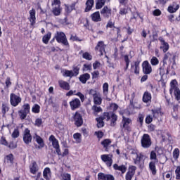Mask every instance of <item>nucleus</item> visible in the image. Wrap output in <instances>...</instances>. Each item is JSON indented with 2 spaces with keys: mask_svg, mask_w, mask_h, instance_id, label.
<instances>
[{
  "mask_svg": "<svg viewBox=\"0 0 180 180\" xmlns=\"http://www.w3.org/2000/svg\"><path fill=\"white\" fill-rule=\"evenodd\" d=\"M51 39V32H48L46 34H45L42 38V41L45 44H49V41Z\"/></svg>",
  "mask_w": 180,
  "mask_h": 180,
  "instance_id": "nucleus-36",
  "label": "nucleus"
},
{
  "mask_svg": "<svg viewBox=\"0 0 180 180\" xmlns=\"http://www.w3.org/2000/svg\"><path fill=\"white\" fill-rule=\"evenodd\" d=\"M101 13L104 16V18H109V16L112 15V10L105 6L101 10Z\"/></svg>",
  "mask_w": 180,
  "mask_h": 180,
  "instance_id": "nucleus-17",
  "label": "nucleus"
},
{
  "mask_svg": "<svg viewBox=\"0 0 180 180\" xmlns=\"http://www.w3.org/2000/svg\"><path fill=\"white\" fill-rule=\"evenodd\" d=\"M159 40L161 43L160 49H162L163 53H167V50H169V44L162 37H160Z\"/></svg>",
  "mask_w": 180,
  "mask_h": 180,
  "instance_id": "nucleus-13",
  "label": "nucleus"
},
{
  "mask_svg": "<svg viewBox=\"0 0 180 180\" xmlns=\"http://www.w3.org/2000/svg\"><path fill=\"white\" fill-rule=\"evenodd\" d=\"M9 110V107H8V105L3 103L1 107V112L3 114V116H5L6 114V112Z\"/></svg>",
  "mask_w": 180,
  "mask_h": 180,
  "instance_id": "nucleus-45",
  "label": "nucleus"
},
{
  "mask_svg": "<svg viewBox=\"0 0 180 180\" xmlns=\"http://www.w3.org/2000/svg\"><path fill=\"white\" fill-rule=\"evenodd\" d=\"M10 102L12 106H18L20 102H22V98L15 94H11L10 96Z\"/></svg>",
  "mask_w": 180,
  "mask_h": 180,
  "instance_id": "nucleus-6",
  "label": "nucleus"
},
{
  "mask_svg": "<svg viewBox=\"0 0 180 180\" xmlns=\"http://www.w3.org/2000/svg\"><path fill=\"white\" fill-rule=\"evenodd\" d=\"M144 155H143L141 153L137 154L136 155V158L134 159V164L136 165H140V162H141V160H143Z\"/></svg>",
  "mask_w": 180,
  "mask_h": 180,
  "instance_id": "nucleus-40",
  "label": "nucleus"
},
{
  "mask_svg": "<svg viewBox=\"0 0 180 180\" xmlns=\"http://www.w3.org/2000/svg\"><path fill=\"white\" fill-rule=\"evenodd\" d=\"M63 77H74V73L72 71L65 70L63 73Z\"/></svg>",
  "mask_w": 180,
  "mask_h": 180,
  "instance_id": "nucleus-53",
  "label": "nucleus"
},
{
  "mask_svg": "<svg viewBox=\"0 0 180 180\" xmlns=\"http://www.w3.org/2000/svg\"><path fill=\"white\" fill-rule=\"evenodd\" d=\"M75 124L77 127H81V125L84 124V120H82V115L79 112H76L74 116Z\"/></svg>",
  "mask_w": 180,
  "mask_h": 180,
  "instance_id": "nucleus-10",
  "label": "nucleus"
},
{
  "mask_svg": "<svg viewBox=\"0 0 180 180\" xmlns=\"http://www.w3.org/2000/svg\"><path fill=\"white\" fill-rule=\"evenodd\" d=\"M141 144L143 148H150L153 144L150 135L144 134L141 139Z\"/></svg>",
  "mask_w": 180,
  "mask_h": 180,
  "instance_id": "nucleus-2",
  "label": "nucleus"
},
{
  "mask_svg": "<svg viewBox=\"0 0 180 180\" xmlns=\"http://www.w3.org/2000/svg\"><path fill=\"white\" fill-rule=\"evenodd\" d=\"M16 147H18V145L13 142L10 143V144L8 145V148H10L11 150H15Z\"/></svg>",
  "mask_w": 180,
  "mask_h": 180,
  "instance_id": "nucleus-62",
  "label": "nucleus"
},
{
  "mask_svg": "<svg viewBox=\"0 0 180 180\" xmlns=\"http://www.w3.org/2000/svg\"><path fill=\"white\" fill-rule=\"evenodd\" d=\"M33 138L37 144H39L38 148H43V147H44V141H43V139H41L40 136L35 134Z\"/></svg>",
  "mask_w": 180,
  "mask_h": 180,
  "instance_id": "nucleus-15",
  "label": "nucleus"
},
{
  "mask_svg": "<svg viewBox=\"0 0 180 180\" xmlns=\"http://www.w3.org/2000/svg\"><path fill=\"white\" fill-rule=\"evenodd\" d=\"M70 105L72 110H75V109H78V108L81 106V101H79L78 98H75L70 102Z\"/></svg>",
  "mask_w": 180,
  "mask_h": 180,
  "instance_id": "nucleus-12",
  "label": "nucleus"
},
{
  "mask_svg": "<svg viewBox=\"0 0 180 180\" xmlns=\"http://www.w3.org/2000/svg\"><path fill=\"white\" fill-rule=\"evenodd\" d=\"M106 0H98L96 4V9H101L105 5Z\"/></svg>",
  "mask_w": 180,
  "mask_h": 180,
  "instance_id": "nucleus-41",
  "label": "nucleus"
},
{
  "mask_svg": "<svg viewBox=\"0 0 180 180\" xmlns=\"http://www.w3.org/2000/svg\"><path fill=\"white\" fill-rule=\"evenodd\" d=\"M176 58V54L167 52L164 56L163 61H167V60L169 59V63H173V65H175V64H176V62L175 60Z\"/></svg>",
  "mask_w": 180,
  "mask_h": 180,
  "instance_id": "nucleus-7",
  "label": "nucleus"
},
{
  "mask_svg": "<svg viewBox=\"0 0 180 180\" xmlns=\"http://www.w3.org/2000/svg\"><path fill=\"white\" fill-rule=\"evenodd\" d=\"M108 174H105L104 173L100 172L98 174V180H106V177Z\"/></svg>",
  "mask_w": 180,
  "mask_h": 180,
  "instance_id": "nucleus-51",
  "label": "nucleus"
},
{
  "mask_svg": "<svg viewBox=\"0 0 180 180\" xmlns=\"http://www.w3.org/2000/svg\"><path fill=\"white\" fill-rule=\"evenodd\" d=\"M91 78V75L89 73H85L84 75H80L79 79L82 84H86V81Z\"/></svg>",
  "mask_w": 180,
  "mask_h": 180,
  "instance_id": "nucleus-26",
  "label": "nucleus"
},
{
  "mask_svg": "<svg viewBox=\"0 0 180 180\" xmlns=\"http://www.w3.org/2000/svg\"><path fill=\"white\" fill-rule=\"evenodd\" d=\"M58 84H59L60 87L62 88V89H65V91H70V84H68V82H67L64 80H59Z\"/></svg>",
  "mask_w": 180,
  "mask_h": 180,
  "instance_id": "nucleus-20",
  "label": "nucleus"
},
{
  "mask_svg": "<svg viewBox=\"0 0 180 180\" xmlns=\"http://www.w3.org/2000/svg\"><path fill=\"white\" fill-rule=\"evenodd\" d=\"M152 113L155 119H158L160 116H162V115H164V113L161 112V109L160 108L152 110Z\"/></svg>",
  "mask_w": 180,
  "mask_h": 180,
  "instance_id": "nucleus-27",
  "label": "nucleus"
},
{
  "mask_svg": "<svg viewBox=\"0 0 180 180\" xmlns=\"http://www.w3.org/2000/svg\"><path fill=\"white\" fill-rule=\"evenodd\" d=\"M49 141H51V143H52V146H53V148H57L60 147V144L58 143V140H57V139H56V136H54V135H51L49 136Z\"/></svg>",
  "mask_w": 180,
  "mask_h": 180,
  "instance_id": "nucleus-19",
  "label": "nucleus"
},
{
  "mask_svg": "<svg viewBox=\"0 0 180 180\" xmlns=\"http://www.w3.org/2000/svg\"><path fill=\"white\" fill-rule=\"evenodd\" d=\"M62 176L63 180H71V174L68 173L63 174Z\"/></svg>",
  "mask_w": 180,
  "mask_h": 180,
  "instance_id": "nucleus-59",
  "label": "nucleus"
},
{
  "mask_svg": "<svg viewBox=\"0 0 180 180\" xmlns=\"http://www.w3.org/2000/svg\"><path fill=\"white\" fill-rule=\"evenodd\" d=\"M98 94L99 93H98V91H96V90L94 89H91L89 90V95H90V96H92L93 98L96 97Z\"/></svg>",
  "mask_w": 180,
  "mask_h": 180,
  "instance_id": "nucleus-50",
  "label": "nucleus"
},
{
  "mask_svg": "<svg viewBox=\"0 0 180 180\" xmlns=\"http://www.w3.org/2000/svg\"><path fill=\"white\" fill-rule=\"evenodd\" d=\"M96 120L97 122V127L98 129H101V127H103L105 126V122H103V118L99 117L96 118Z\"/></svg>",
  "mask_w": 180,
  "mask_h": 180,
  "instance_id": "nucleus-35",
  "label": "nucleus"
},
{
  "mask_svg": "<svg viewBox=\"0 0 180 180\" xmlns=\"http://www.w3.org/2000/svg\"><path fill=\"white\" fill-rule=\"evenodd\" d=\"M120 15H127V8H120Z\"/></svg>",
  "mask_w": 180,
  "mask_h": 180,
  "instance_id": "nucleus-63",
  "label": "nucleus"
},
{
  "mask_svg": "<svg viewBox=\"0 0 180 180\" xmlns=\"http://www.w3.org/2000/svg\"><path fill=\"white\" fill-rule=\"evenodd\" d=\"M176 179H180V166H178L175 170Z\"/></svg>",
  "mask_w": 180,
  "mask_h": 180,
  "instance_id": "nucleus-58",
  "label": "nucleus"
},
{
  "mask_svg": "<svg viewBox=\"0 0 180 180\" xmlns=\"http://www.w3.org/2000/svg\"><path fill=\"white\" fill-rule=\"evenodd\" d=\"M178 84V82H176V79L172 80L170 82V95H172V93L174 92L175 99L176 101H180V89L176 86V84Z\"/></svg>",
  "mask_w": 180,
  "mask_h": 180,
  "instance_id": "nucleus-1",
  "label": "nucleus"
},
{
  "mask_svg": "<svg viewBox=\"0 0 180 180\" xmlns=\"http://www.w3.org/2000/svg\"><path fill=\"white\" fill-rule=\"evenodd\" d=\"M111 124L110 126H116V122H117V115H116L115 113L112 112V114H111Z\"/></svg>",
  "mask_w": 180,
  "mask_h": 180,
  "instance_id": "nucleus-39",
  "label": "nucleus"
},
{
  "mask_svg": "<svg viewBox=\"0 0 180 180\" xmlns=\"http://www.w3.org/2000/svg\"><path fill=\"white\" fill-rule=\"evenodd\" d=\"M91 20L93 22H101V13L99 11H96L91 15Z\"/></svg>",
  "mask_w": 180,
  "mask_h": 180,
  "instance_id": "nucleus-18",
  "label": "nucleus"
},
{
  "mask_svg": "<svg viewBox=\"0 0 180 180\" xmlns=\"http://www.w3.org/2000/svg\"><path fill=\"white\" fill-rule=\"evenodd\" d=\"M6 159L7 162H10V164H13V155L12 154L8 155Z\"/></svg>",
  "mask_w": 180,
  "mask_h": 180,
  "instance_id": "nucleus-52",
  "label": "nucleus"
},
{
  "mask_svg": "<svg viewBox=\"0 0 180 180\" xmlns=\"http://www.w3.org/2000/svg\"><path fill=\"white\" fill-rule=\"evenodd\" d=\"M124 60L125 61L126 66L124 67V71H127V69L129 68V65L130 64V60L129 59V56L125 55L124 56Z\"/></svg>",
  "mask_w": 180,
  "mask_h": 180,
  "instance_id": "nucleus-42",
  "label": "nucleus"
},
{
  "mask_svg": "<svg viewBox=\"0 0 180 180\" xmlns=\"http://www.w3.org/2000/svg\"><path fill=\"white\" fill-rule=\"evenodd\" d=\"M101 158L108 168H110V167H112V164H113V155L110 154L101 155Z\"/></svg>",
  "mask_w": 180,
  "mask_h": 180,
  "instance_id": "nucleus-5",
  "label": "nucleus"
},
{
  "mask_svg": "<svg viewBox=\"0 0 180 180\" xmlns=\"http://www.w3.org/2000/svg\"><path fill=\"white\" fill-rule=\"evenodd\" d=\"M30 171L31 174L35 175V174L39 171V166L36 162H33L30 166Z\"/></svg>",
  "mask_w": 180,
  "mask_h": 180,
  "instance_id": "nucleus-22",
  "label": "nucleus"
},
{
  "mask_svg": "<svg viewBox=\"0 0 180 180\" xmlns=\"http://www.w3.org/2000/svg\"><path fill=\"white\" fill-rule=\"evenodd\" d=\"M142 68H143V74H146V75H148L149 74H151L153 72V68H151V65L147 61L145 60L142 63Z\"/></svg>",
  "mask_w": 180,
  "mask_h": 180,
  "instance_id": "nucleus-8",
  "label": "nucleus"
},
{
  "mask_svg": "<svg viewBox=\"0 0 180 180\" xmlns=\"http://www.w3.org/2000/svg\"><path fill=\"white\" fill-rule=\"evenodd\" d=\"M96 50H99L101 53V56L105 53V44H103V41H98L97 46L95 48Z\"/></svg>",
  "mask_w": 180,
  "mask_h": 180,
  "instance_id": "nucleus-25",
  "label": "nucleus"
},
{
  "mask_svg": "<svg viewBox=\"0 0 180 180\" xmlns=\"http://www.w3.org/2000/svg\"><path fill=\"white\" fill-rule=\"evenodd\" d=\"M86 6V7L84 9V12H89V11L92 9V6H94V0H87Z\"/></svg>",
  "mask_w": 180,
  "mask_h": 180,
  "instance_id": "nucleus-30",
  "label": "nucleus"
},
{
  "mask_svg": "<svg viewBox=\"0 0 180 180\" xmlns=\"http://www.w3.org/2000/svg\"><path fill=\"white\" fill-rule=\"evenodd\" d=\"M159 63H160V60H158V58H157V57L155 56L152 57L150 60V64L152 65H158Z\"/></svg>",
  "mask_w": 180,
  "mask_h": 180,
  "instance_id": "nucleus-47",
  "label": "nucleus"
},
{
  "mask_svg": "<svg viewBox=\"0 0 180 180\" xmlns=\"http://www.w3.org/2000/svg\"><path fill=\"white\" fill-rule=\"evenodd\" d=\"M151 93L145 91L142 98L143 102H144V103H148V102H151Z\"/></svg>",
  "mask_w": 180,
  "mask_h": 180,
  "instance_id": "nucleus-21",
  "label": "nucleus"
},
{
  "mask_svg": "<svg viewBox=\"0 0 180 180\" xmlns=\"http://www.w3.org/2000/svg\"><path fill=\"white\" fill-rule=\"evenodd\" d=\"M32 110L33 113H40V105L35 104L32 108Z\"/></svg>",
  "mask_w": 180,
  "mask_h": 180,
  "instance_id": "nucleus-48",
  "label": "nucleus"
},
{
  "mask_svg": "<svg viewBox=\"0 0 180 180\" xmlns=\"http://www.w3.org/2000/svg\"><path fill=\"white\" fill-rule=\"evenodd\" d=\"M173 158L178 160L179 158V149L175 148L173 151Z\"/></svg>",
  "mask_w": 180,
  "mask_h": 180,
  "instance_id": "nucleus-49",
  "label": "nucleus"
},
{
  "mask_svg": "<svg viewBox=\"0 0 180 180\" xmlns=\"http://www.w3.org/2000/svg\"><path fill=\"white\" fill-rule=\"evenodd\" d=\"M30 22H31V25L33 26L34 23H36V11L34 9H32L30 11Z\"/></svg>",
  "mask_w": 180,
  "mask_h": 180,
  "instance_id": "nucleus-23",
  "label": "nucleus"
},
{
  "mask_svg": "<svg viewBox=\"0 0 180 180\" xmlns=\"http://www.w3.org/2000/svg\"><path fill=\"white\" fill-rule=\"evenodd\" d=\"M111 143L112 141H110V139H105L101 142L102 146H103L104 148H105V151H108V147L110 146Z\"/></svg>",
  "mask_w": 180,
  "mask_h": 180,
  "instance_id": "nucleus-38",
  "label": "nucleus"
},
{
  "mask_svg": "<svg viewBox=\"0 0 180 180\" xmlns=\"http://www.w3.org/2000/svg\"><path fill=\"white\" fill-rule=\"evenodd\" d=\"M52 12L55 16H58L61 13L60 6H53Z\"/></svg>",
  "mask_w": 180,
  "mask_h": 180,
  "instance_id": "nucleus-37",
  "label": "nucleus"
},
{
  "mask_svg": "<svg viewBox=\"0 0 180 180\" xmlns=\"http://www.w3.org/2000/svg\"><path fill=\"white\" fill-rule=\"evenodd\" d=\"M91 110L93 111V114L94 115V116H98L99 112H102V108L98 107L94 105L91 107Z\"/></svg>",
  "mask_w": 180,
  "mask_h": 180,
  "instance_id": "nucleus-33",
  "label": "nucleus"
},
{
  "mask_svg": "<svg viewBox=\"0 0 180 180\" xmlns=\"http://www.w3.org/2000/svg\"><path fill=\"white\" fill-rule=\"evenodd\" d=\"M32 134H30V130L25 129L23 134V141L25 144H30L32 143Z\"/></svg>",
  "mask_w": 180,
  "mask_h": 180,
  "instance_id": "nucleus-9",
  "label": "nucleus"
},
{
  "mask_svg": "<svg viewBox=\"0 0 180 180\" xmlns=\"http://www.w3.org/2000/svg\"><path fill=\"white\" fill-rule=\"evenodd\" d=\"M103 92L104 95H108L109 92V84L104 83L103 85Z\"/></svg>",
  "mask_w": 180,
  "mask_h": 180,
  "instance_id": "nucleus-43",
  "label": "nucleus"
},
{
  "mask_svg": "<svg viewBox=\"0 0 180 180\" xmlns=\"http://www.w3.org/2000/svg\"><path fill=\"white\" fill-rule=\"evenodd\" d=\"M54 38L56 39L58 43H61L64 46H68V40H67V37L65 34L63 32H57L55 34Z\"/></svg>",
  "mask_w": 180,
  "mask_h": 180,
  "instance_id": "nucleus-3",
  "label": "nucleus"
},
{
  "mask_svg": "<svg viewBox=\"0 0 180 180\" xmlns=\"http://www.w3.org/2000/svg\"><path fill=\"white\" fill-rule=\"evenodd\" d=\"M51 171L50 170V169L49 167L45 168L43 172L44 178L46 180H49L50 178L49 177V175H51Z\"/></svg>",
  "mask_w": 180,
  "mask_h": 180,
  "instance_id": "nucleus-34",
  "label": "nucleus"
},
{
  "mask_svg": "<svg viewBox=\"0 0 180 180\" xmlns=\"http://www.w3.org/2000/svg\"><path fill=\"white\" fill-rule=\"evenodd\" d=\"M30 112V105L25 103L22 105V109L18 112V115L22 120L26 119L27 113Z\"/></svg>",
  "mask_w": 180,
  "mask_h": 180,
  "instance_id": "nucleus-4",
  "label": "nucleus"
},
{
  "mask_svg": "<svg viewBox=\"0 0 180 180\" xmlns=\"http://www.w3.org/2000/svg\"><path fill=\"white\" fill-rule=\"evenodd\" d=\"M149 169L151 171L153 175H155L157 174V169L155 167V162L151 161L149 163Z\"/></svg>",
  "mask_w": 180,
  "mask_h": 180,
  "instance_id": "nucleus-28",
  "label": "nucleus"
},
{
  "mask_svg": "<svg viewBox=\"0 0 180 180\" xmlns=\"http://www.w3.org/2000/svg\"><path fill=\"white\" fill-rule=\"evenodd\" d=\"M94 98V105H101L102 104V96H101V94H98Z\"/></svg>",
  "mask_w": 180,
  "mask_h": 180,
  "instance_id": "nucleus-31",
  "label": "nucleus"
},
{
  "mask_svg": "<svg viewBox=\"0 0 180 180\" xmlns=\"http://www.w3.org/2000/svg\"><path fill=\"white\" fill-rule=\"evenodd\" d=\"M112 168L115 171H120L122 172V174H124L126 172V171H127V167H126L124 165L119 166L117 164L115 163L113 165Z\"/></svg>",
  "mask_w": 180,
  "mask_h": 180,
  "instance_id": "nucleus-16",
  "label": "nucleus"
},
{
  "mask_svg": "<svg viewBox=\"0 0 180 180\" xmlns=\"http://www.w3.org/2000/svg\"><path fill=\"white\" fill-rule=\"evenodd\" d=\"M122 123L124 129H129V124L131 123V120H130V118L122 116Z\"/></svg>",
  "mask_w": 180,
  "mask_h": 180,
  "instance_id": "nucleus-29",
  "label": "nucleus"
},
{
  "mask_svg": "<svg viewBox=\"0 0 180 180\" xmlns=\"http://www.w3.org/2000/svg\"><path fill=\"white\" fill-rule=\"evenodd\" d=\"M160 67L158 69V72H159V75L161 77H162V75H164V74H165V65H167V61L162 60V62H160Z\"/></svg>",
  "mask_w": 180,
  "mask_h": 180,
  "instance_id": "nucleus-24",
  "label": "nucleus"
},
{
  "mask_svg": "<svg viewBox=\"0 0 180 180\" xmlns=\"http://www.w3.org/2000/svg\"><path fill=\"white\" fill-rule=\"evenodd\" d=\"M131 71L134 72V74H140V61H135L134 65H131Z\"/></svg>",
  "mask_w": 180,
  "mask_h": 180,
  "instance_id": "nucleus-14",
  "label": "nucleus"
},
{
  "mask_svg": "<svg viewBox=\"0 0 180 180\" xmlns=\"http://www.w3.org/2000/svg\"><path fill=\"white\" fill-rule=\"evenodd\" d=\"M82 57L84 60H87L88 61H91V60H92V55L89 52L83 53Z\"/></svg>",
  "mask_w": 180,
  "mask_h": 180,
  "instance_id": "nucleus-44",
  "label": "nucleus"
},
{
  "mask_svg": "<svg viewBox=\"0 0 180 180\" xmlns=\"http://www.w3.org/2000/svg\"><path fill=\"white\" fill-rule=\"evenodd\" d=\"M0 144H1L2 146H8V141H6V139H5V137L1 136L0 139Z\"/></svg>",
  "mask_w": 180,
  "mask_h": 180,
  "instance_id": "nucleus-57",
  "label": "nucleus"
},
{
  "mask_svg": "<svg viewBox=\"0 0 180 180\" xmlns=\"http://www.w3.org/2000/svg\"><path fill=\"white\" fill-rule=\"evenodd\" d=\"M13 139H18L19 137V130L18 129H15L12 134Z\"/></svg>",
  "mask_w": 180,
  "mask_h": 180,
  "instance_id": "nucleus-55",
  "label": "nucleus"
},
{
  "mask_svg": "<svg viewBox=\"0 0 180 180\" xmlns=\"http://www.w3.org/2000/svg\"><path fill=\"white\" fill-rule=\"evenodd\" d=\"M136 167L135 166H131L129 167V171L127 172L125 179L126 180H131V178L134 176V174H136Z\"/></svg>",
  "mask_w": 180,
  "mask_h": 180,
  "instance_id": "nucleus-11",
  "label": "nucleus"
},
{
  "mask_svg": "<svg viewBox=\"0 0 180 180\" xmlns=\"http://www.w3.org/2000/svg\"><path fill=\"white\" fill-rule=\"evenodd\" d=\"M112 114V112H104L103 115L100 117H102L103 120H105V119H106V120L108 121V120H110Z\"/></svg>",
  "mask_w": 180,
  "mask_h": 180,
  "instance_id": "nucleus-46",
  "label": "nucleus"
},
{
  "mask_svg": "<svg viewBox=\"0 0 180 180\" xmlns=\"http://www.w3.org/2000/svg\"><path fill=\"white\" fill-rule=\"evenodd\" d=\"M150 160H157V153H155V151L152 150V151L150 152Z\"/></svg>",
  "mask_w": 180,
  "mask_h": 180,
  "instance_id": "nucleus-56",
  "label": "nucleus"
},
{
  "mask_svg": "<svg viewBox=\"0 0 180 180\" xmlns=\"http://www.w3.org/2000/svg\"><path fill=\"white\" fill-rule=\"evenodd\" d=\"M105 180H115V176L112 174H107Z\"/></svg>",
  "mask_w": 180,
  "mask_h": 180,
  "instance_id": "nucleus-64",
  "label": "nucleus"
},
{
  "mask_svg": "<svg viewBox=\"0 0 180 180\" xmlns=\"http://www.w3.org/2000/svg\"><path fill=\"white\" fill-rule=\"evenodd\" d=\"M73 139H75L76 141H78L79 143V141H81V134L79 133L74 134Z\"/></svg>",
  "mask_w": 180,
  "mask_h": 180,
  "instance_id": "nucleus-54",
  "label": "nucleus"
},
{
  "mask_svg": "<svg viewBox=\"0 0 180 180\" xmlns=\"http://www.w3.org/2000/svg\"><path fill=\"white\" fill-rule=\"evenodd\" d=\"M43 123L41 119L38 118L35 120V126H37L38 127H40L41 126V124Z\"/></svg>",
  "mask_w": 180,
  "mask_h": 180,
  "instance_id": "nucleus-61",
  "label": "nucleus"
},
{
  "mask_svg": "<svg viewBox=\"0 0 180 180\" xmlns=\"http://www.w3.org/2000/svg\"><path fill=\"white\" fill-rule=\"evenodd\" d=\"M178 9H179V4L177 5H172V6H169L167 8L168 12H169V13H175V12H176V11H178Z\"/></svg>",
  "mask_w": 180,
  "mask_h": 180,
  "instance_id": "nucleus-32",
  "label": "nucleus"
},
{
  "mask_svg": "<svg viewBox=\"0 0 180 180\" xmlns=\"http://www.w3.org/2000/svg\"><path fill=\"white\" fill-rule=\"evenodd\" d=\"M76 95L77 96H79V98L81 99L82 102H84V101H85V96H84V94H82V93L81 92H77L76 94Z\"/></svg>",
  "mask_w": 180,
  "mask_h": 180,
  "instance_id": "nucleus-60",
  "label": "nucleus"
}]
</instances>
